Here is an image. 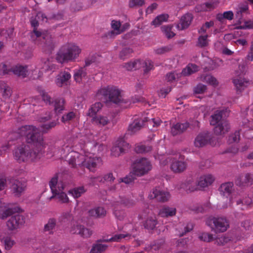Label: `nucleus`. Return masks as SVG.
I'll use <instances>...</instances> for the list:
<instances>
[{"instance_id":"31","label":"nucleus","mask_w":253,"mask_h":253,"mask_svg":"<svg viewBox=\"0 0 253 253\" xmlns=\"http://www.w3.org/2000/svg\"><path fill=\"white\" fill-rule=\"evenodd\" d=\"M102 104L100 102L93 104L88 110L87 115L92 118L97 116V113L101 109Z\"/></svg>"},{"instance_id":"29","label":"nucleus","mask_w":253,"mask_h":253,"mask_svg":"<svg viewBox=\"0 0 253 253\" xmlns=\"http://www.w3.org/2000/svg\"><path fill=\"white\" fill-rule=\"evenodd\" d=\"M71 77V75L66 72L60 73L57 76L55 81L56 84L58 86H62L65 84Z\"/></svg>"},{"instance_id":"1","label":"nucleus","mask_w":253,"mask_h":253,"mask_svg":"<svg viewBox=\"0 0 253 253\" xmlns=\"http://www.w3.org/2000/svg\"><path fill=\"white\" fill-rule=\"evenodd\" d=\"M55 125L56 124L53 122L45 124L40 129L33 126H26L22 128V131L25 132L24 135L28 142L33 143L34 145V148L32 150L28 151V161L35 162L39 159L42 151L44 147L42 136L40 131H45Z\"/></svg>"},{"instance_id":"42","label":"nucleus","mask_w":253,"mask_h":253,"mask_svg":"<svg viewBox=\"0 0 253 253\" xmlns=\"http://www.w3.org/2000/svg\"><path fill=\"white\" fill-rule=\"evenodd\" d=\"M107 248V246L103 244L94 245L89 253H102Z\"/></svg>"},{"instance_id":"34","label":"nucleus","mask_w":253,"mask_h":253,"mask_svg":"<svg viewBox=\"0 0 253 253\" xmlns=\"http://www.w3.org/2000/svg\"><path fill=\"white\" fill-rule=\"evenodd\" d=\"M169 18V16L166 14H162L158 15L152 22V24L155 27L158 26L162 23L166 22Z\"/></svg>"},{"instance_id":"3","label":"nucleus","mask_w":253,"mask_h":253,"mask_svg":"<svg viewBox=\"0 0 253 253\" xmlns=\"http://www.w3.org/2000/svg\"><path fill=\"white\" fill-rule=\"evenodd\" d=\"M69 164L73 167L84 166L90 171L94 172L102 164L101 158L94 154L81 151L80 153L71 152L69 154Z\"/></svg>"},{"instance_id":"14","label":"nucleus","mask_w":253,"mask_h":253,"mask_svg":"<svg viewBox=\"0 0 253 253\" xmlns=\"http://www.w3.org/2000/svg\"><path fill=\"white\" fill-rule=\"evenodd\" d=\"M25 223L24 218L19 214L12 215L6 222L7 229L10 231H14L20 228Z\"/></svg>"},{"instance_id":"57","label":"nucleus","mask_w":253,"mask_h":253,"mask_svg":"<svg viewBox=\"0 0 253 253\" xmlns=\"http://www.w3.org/2000/svg\"><path fill=\"white\" fill-rule=\"evenodd\" d=\"M208 40H207V36H200L198 40V44L201 46H204L207 45L208 44Z\"/></svg>"},{"instance_id":"17","label":"nucleus","mask_w":253,"mask_h":253,"mask_svg":"<svg viewBox=\"0 0 253 253\" xmlns=\"http://www.w3.org/2000/svg\"><path fill=\"white\" fill-rule=\"evenodd\" d=\"M28 150L25 146L17 147L13 152L15 159L20 162L28 161Z\"/></svg>"},{"instance_id":"6","label":"nucleus","mask_w":253,"mask_h":253,"mask_svg":"<svg viewBox=\"0 0 253 253\" xmlns=\"http://www.w3.org/2000/svg\"><path fill=\"white\" fill-rule=\"evenodd\" d=\"M96 95L99 99H102L103 97H108L111 101L115 103H122L124 101L121 91L116 87L108 86L101 88Z\"/></svg>"},{"instance_id":"52","label":"nucleus","mask_w":253,"mask_h":253,"mask_svg":"<svg viewBox=\"0 0 253 253\" xmlns=\"http://www.w3.org/2000/svg\"><path fill=\"white\" fill-rule=\"evenodd\" d=\"M233 13L231 11L224 12L222 15H218L217 16L219 20H221L222 18H225L228 20H232L233 17Z\"/></svg>"},{"instance_id":"8","label":"nucleus","mask_w":253,"mask_h":253,"mask_svg":"<svg viewBox=\"0 0 253 253\" xmlns=\"http://www.w3.org/2000/svg\"><path fill=\"white\" fill-rule=\"evenodd\" d=\"M36 17L38 19V20L36 19H32L31 20V25L33 27H34L33 34L37 38L39 39L40 40L43 39L45 40V42L47 44L50 42V35H49L47 32H41L35 28L38 25L39 23L41 21H42L43 22H46L47 19L45 16H44V14L41 12L37 14Z\"/></svg>"},{"instance_id":"13","label":"nucleus","mask_w":253,"mask_h":253,"mask_svg":"<svg viewBox=\"0 0 253 253\" xmlns=\"http://www.w3.org/2000/svg\"><path fill=\"white\" fill-rule=\"evenodd\" d=\"M170 194L167 191L162 190L160 187L153 189L149 193L148 197L150 199H156L160 202H165L170 198Z\"/></svg>"},{"instance_id":"2","label":"nucleus","mask_w":253,"mask_h":253,"mask_svg":"<svg viewBox=\"0 0 253 253\" xmlns=\"http://www.w3.org/2000/svg\"><path fill=\"white\" fill-rule=\"evenodd\" d=\"M57 69V66L51 63L48 59H42L36 65H31L28 68L27 66L16 65L12 67V73L18 77H25L28 72H32V77L38 79L42 77L43 71H54Z\"/></svg>"},{"instance_id":"11","label":"nucleus","mask_w":253,"mask_h":253,"mask_svg":"<svg viewBox=\"0 0 253 253\" xmlns=\"http://www.w3.org/2000/svg\"><path fill=\"white\" fill-rule=\"evenodd\" d=\"M21 211L19 207L0 200V218L4 219Z\"/></svg>"},{"instance_id":"50","label":"nucleus","mask_w":253,"mask_h":253,"mask_svg":"<svg viewBox=\"0 0 253 253\" xmlns=\"http://www.w3.org/2000/svg\"><path fill=\"white\" fill-rule=\"evenodd\" d=\"M56 221L54 219H50L48 220L47 224L44 225V230L50 232L55 227Z\"/></svg>"},{"instance_id":"37","label":"nucleus","mask_w":253,"mask_h":253,"mask_svg":"<svg viewBox=\"0 0 253 253\" xmlns=\"http://www.w3.org/2000/svg\"><path fill=\"white\" fill-rule=\"evenodd\" d=\"M198 70V67L194 64H189L184 68L182 74L184 76H188L195 73Z\"/></svg>"},{"instance_id":"15","label":"nucleus","mask_w":253,"mask_h":253,"mask_svg":"<svg viewBox=\"0 0 253 253\" xmlns=\"http://www.w3.org/2000/svg\"><path fill=\"white\" fill-rule=\"evenodd\" d=\"M233 183L231 182H227L222 184L219 187V191L221 195L227 198V201H229L228 203L225 205L223 206V208H227L231 205V197L230 195L233 190Z\"/></svg>"},{"instance_id":"33","label":"nucleus","mask_w":253,"mask_h":253,"mask_svg":"<svg viewBox=\"0 0 253 253\" xmlns=\"http://www.w3.org/2000/svg\"><path fill=\"white\" fill-rule=\"evenodd\" d=\"M217 5V2H208L201 6H198L197 7V10L198 11H208L211 10V9H213Z\"/></svg>"},{"instance_id":"46","label":"nucleus","mask_w":253,"mask_h":253,"mask_svg":"<svg viewBox=\"0 0 253 253\" xmlns=\"http://www.w3.org/2000/svg\"><path fill=\"white\" fill-rule=\"evenodd\" d=\"M145 4L144 0H129L128 6L130 8H137Z\"/></svg>"},{"instance_id":"45","label":"nucleus","mask_w":253,"mask_h":253,"mask_svg":"<svg viewBox=\"0 0 253 253\" xmlns=\"http://www.w3.org/2000/svg\"><path fill=\"white\" fill-rule=\"evenodd\" d=\"M12 72V67H11L9 65H6L4 63H1L0 64V74H9Z\"/></svg>"},{"instance_id":"40","label":"nucleus","mask_w":253,"mask_h":253,"mask_svg":"<svg viewBox=\"0 0 253 253\" xmlns=\"http://www.w3.org/2000/svg\"><path fill=\"white\" fill-rule=\"evenodd\" d=\"M201 81L205 82L210 85L216 86L218 84V82L216 79L211 75H208L201 77Z\"/></svg>"},{"instance_id":"54","label":"nucleus","mask_w":253,"mask_h":253,"mask_svg":"<svg viewBox=\"0 0 253 253\" xmlns=\"http://www.w3.org/2000/svg\"><path fill=\"white\" fill-rule=\"evenodd\" d=\"M199 238L201 240L207 242H211L213 239L212 235L208 233H202Z\"/></svg>"},{"instance_id":"49","label":"nucleus","mask_w":253,"mask_h":253,"mask_svg":"<svg viewBox=\"0 0 253 253\" xmlns=\"http://www.w3.org/2000/svg\"><path fill=\"white\" fill-rule=\"evenodd\" d=\"M151 148L150 146H146L145 145L140 144L138 145L135 147V151L137 153H142L145 152H148L150 151Z\"/></svg>"},{"instance_id":"44","label":"nucleus","mask_w":253,"mask_h":253,"mask_svg":"<svg viewBox=\"0 0 253 253\" xmlns=\"http://www.w3.org/2000/svg\"><path fill=\"white\" fill-rule=\"evenodd\" d=\"M157 221L155 217H149L146 221L144 226L148 229H153L156 225Z\"/></svg>"},{"instance_id":"23","label":"nucleus","mask_w":253,"mask_h":253,"mask_svg":"<svg viewBox=\"0 0 253 253\" xmlns=\"http://www.w3.org/2000/svg\"><path fill=\"white\" fill-rule=\"evenodd\" d=\"M233 82L238 93L241 92L249 84V82L245 79L242 78L234 79Z\"/></svg>"},{"instance_id":"7","label":"nucleus","mask_w":253,"mask_h":253,"mask_svg":"<svg viewBox=\"0 0 253 253\" xmlns=\"http://www.w3.org/2000/svg\"><path fill=\"white\" fill-rule=\"evenodd\" d=\"M222 112L220 110L216 111L214 114L211 116L210 121L211 125L216 126L214 128V132L217 135H222L228 131L229 126L226 121H221Z\"/></svg>"},{"instance_id":"62","label":"nucleus","mask_w":253,"mask_h":253,"mask_svg":"<svg viewBox=\"0 0 253 253\" xmlns=\"http://www.w3.org/2000/svg\"><path fill=\"white\" fill-rule=\"evenodd\" d=\"M157 7V4L156 3H154L152 4H151L150 6H149L146 10V13L147 14H150L154 10L156 9Z\"/></svg>"},{"instance_id":"25","label":"nucleus","mask_w":253,"mask_h":253,"mask_svg":"<svg viewBox=\"0 0 253 253\" xmlns=\"http://www.w3.org/2000/svg\"><path fill=\"white\" fill-rule=\"evenodd\" d=\"M128 25L126 24L124 25H121L119 21L113 20L111 22V27L113 29V33L116 35H118L123 32L124 30L127 28Z\"/></svg>"},{"instance_id":"28","label":"nucleus","mask_w":253,"mask_h":253,"mask_svg":"<svg viewBox=\"0 0 253 253\" xmlns=\"http://www.w3.org/2000/svg\"><path fill=\"white\" fill-rule=\"evenodd\" d=\"M188 127V124L187 123L179 124L177 123L172 126L171 128V133L173 135H177L182 132Z\"/></svg>"},{"instance_id":"5","label":"nucleus","mask_w":253,"mask_h":253,"mask_svg":"<svg viewBox=\"0 0 253 253\" xmlns=\"http://www.w3.org/2000/svg\"><path fill=\"white\" fill-rule=\"evenodd\" d=\"M158 159L160 163L162 166L166 165L168 162H170V168L171 170L175 173H180L184 171L187 168V164L182 157H168L167 156H160L156 157Z\"/></svg>"},{"instance_id":"61","label":"nucleus","mask_w":253,"mask_h":253,"mask_svg":"<svg viewBox=\"0 0 253 253\" xmlns=\"http://www.w3.org/2000/svg\"><path fill=\"white\" fill-rule=\"evenodd\" d=\"M187 123L188 124V127H190L193 129L198 127L199 126V123L197 120H191L190 123Z\"/></svg>"},{"instance_id":"53","label":"nucleus","mask_w":253,"mask_h":253,"mask_svg":"<svg viewBox=\"0 0 253 253\" xmlns=\"http://www.w3.org/2000/svg\"><path fill=\"white\" fill-rule=\"evenodd\" d=\"M132 52V50L129 47H125L123 48L120 53V57L124 59L127 57L130 53Z\"/></svg>"},{"instance_id":"12","label":"nucleus","mask_w":253,"mask_h":253,"mask_svg":"<svg viewBox=\"0 0 253 253\" xmlns=\"http://www.w3.org/2000/svg\"><path fill=\"white\" fill-rule=\"evenodd\" d=\"M211 222H212L213 225L211 223H209V225L216 233L225 232L229 227L228 221L224 217L213 218Z\"/></svg>"},{"instance_id":"21","label":"nucleus","mask_w":253,"mask_h":253,"mask_svg":"<svg viewBox=\"0 0 253 253\" xmlns=\"http://www.w3.org/2000/svg\"><path fill=\"white\" fill-rule=\"evenodd\" d=\"M208 142V135L206 133L199 134L194 141V145L196 147H202L205 146Z\"/></svg>"},{"instance_id":"16","label":"nucleus","mask_w":253,"mask_h":253,"mask_svg":"<svg viewBox=\"0 0 253 253\" xmlns=\"http://www.w3.org/2000/svg\"><path fill=\"white\" fill-rule=\"evenodd\" d=\"M129 148V145L124 140H118L112 148L111 153L113 156H118Z\"/></svg>"},{"instance_id":"4","label":"nucleus","mask_w":253,"mask_h":253,"mask_svg":"<svg viewBox=\"0 0 253 253\" xmlns=\"http://www.w3.org/2000/svg\"><path fill=\"white\" fill-rule=\"evenodd\" d=\"M82 52L79 45L74 42H68L63 44L56 55V59L61 63L74 61L77 59Z\"/></svg>"},{"instance_id":"27","label":"nucleus","mask_w":253,"mask_h":253,"mask_svg":"<svg viewBox=\"0 0 253 253\" xmlns=\"http://www.w3.org/2000/svg\"><path fill=\"white\" fill-rule=\"evenodd\" d=\"M144 125V121L142 119H135L128 127V131L131 133H134L139 130Z\"/></svg>"},{"instance_id":"43","label":"nucleus","mask_w":253,"mask_h":253,"mask_svg":"<svg viewBox=\"0 0 253 253\" xmlns=\"http://www.w3.org/2000/svg\"><path fill=\"white\" fill-rule=\"evenodd\" d=\"M25 188L24 185L19 182H16L12 186L13 192L16 195H19L24 191Z\"/></svg>"},{"instance_id":"10","label":"nucleus","mask_w":253,"mask_h":253,"mask_svg":"<svg viewBox=\"0 0 253 253\" xmlns=\"http://www.w3.org/2000/svg\"><path fill=\"white\" fill-rule=\"evenodd\" d=\"M248 6L247 4H242L239 5L237 9L236 17L238 19L237 23L235 25V29H251L253 28V22L245 21L242 18V14L247 11Z\"/></svg>"},{"instance_id":"30","label":"nucleus","mask_w":253,"mask_h":253,"mask_svg":"<svg viewBox=\"0 0 253 253\" xmlns=\"http://www.w3.org/2000/svg\"><path fill=\"white\" fill-rule=\"evenodd\" d=\"M89 214L91 216L95 217H100L105 215L106 211L104 208L102 207H95L91 209L88 211Z\"/></svg>"},{"instance_id":"19","label":"nucleus","mask_w":253,"mask_h":253,"mask_svg":"<svg viewBox=\"0 0 253 253\" xmlns=\"http://www.w3.org/2000/svg\"><path fill=\"white\" fill-rule=\"evenodd\" d=\"M214 181V177L211 174H205L201 176L198 184L201 188L207 187L211 185Z\"/></svg>"},{"instance_id":"63","label":"nucleus","mask_w":253,"mask_h":253,"mask_svg":"<svg viewBox=\"0 0 253 253\" xmlns=\"http://www.w3.org/2000/svg\"><path fill=\"white\" fill-rule=\"evenodd\" d=\"M0 90H3L4 92H6L10 90V88L7 85L6 83L3 81H0Z\"/></svg>"},{"instance_id":"47","label":"nucleus","mask_w":253,"mask_h":253,"mask_svg":"<svg viewBox=\"0 0 253 253\" xmlns=\"http://www.w3.org/2000/svg\"><path fill=\"white\" fill-rule=\"evenodd\" d=\"M64 100L60 99L55 101L54 109L57 113H60L64 109Z\"/></svg>"},{"instance_id":"41","label":"nucleus","mask_w":253,"mask_h":253,"mask_svg":"<svg viewBox=\"0 0 253 253\" xmlns=\"http://www.w3.org/2000/svg\"><path fill=\"white\" fill-rule=\"evenodd\" d=\"M52 197H56L61 203H66L69 202V198L65 193L63 191H60Z\"/></svg>"},{"instance_id":"24","label":"nucleus","mask_w":253,"mask_h":253,"mask_svg":"<svg viewBox=\"0 0 253 253\" xmlns=\"http://www.w3.org/2000/svg\"><path fill=\"white\" fill-rule=\"evenodd\" d=\"M93 123L100 126H103L109 123L107 117L104 115H98L91 119Z\"/></svg>"},{"instance_id":"18","label":"nucleus","mask_w":253,"mask_h":253,"mask_svg":"<svg viewBox=\"0 0 253 253\" xmlns=\"http://www.w3.org/2000/svg\"><path fill=\"white\" fill-rule=\"evenodd\" d=\"M53 196L58 193L61 191H63L64 186L61 181H59L57 176L53 177L49 183Z\"/></svg>"},{"instance_id":"56","label":"nucleus","mask_w":253,"mask_h":253,"mask_svg":"<svg viewBox=\"0 0 253 253\" xmlns=\"http://www.w3.org/2000/svg\"><path fill=\"white\" fill-rule=\"evenodd\" d=\"M92 234V232L91 230L85 228L84 227H83V230L81 231V233L80 235L84 238H87L90 237Z\"/></svg>"},{"instance_id":"22","label":"nucleus","mask_w":253,"mask_h":253,"mask_svg":"<svg viewBox=\"0 0 253 253\" xmlns=\"http://www.w3.org/2000/svg\"><path fill=\"white\" fill-rule=\"evenodd\" d=\"M0 241L3 245L4 250H10L16 244L15 240L10 236L3 237L0 234Z\"/></svg>"},{"instance_id":"60","label":"nucleus","mask_w":253,"mask_h":253,"mask_svg":"<svg viewBox=\"0 0 253 253\" xmlns=\"http://www.w3.org/2000/svg\"><path fill=\"white\" fill-rule=\"evenodd\" d=\"M170 48L168 46L161 47L156 49L157 54H163L170 50Z\"/></svg>"},{"instance_id":"64","label":"nucleus","mask_w":253,"mask_h":253,"mask_svg":"<svg viewBox=\"0 0 253 253\" xmlns=\"http://www.w3.org/2000/svg\"><path fill=\"white\" fill-rule=\"evenodd\" d=\"M176 75L174 73H171L167 75L166 80L169 82H172L175 80Z\"/></svg>"},{"instance_id":"9","label":"nucleus","mask_w":253,"mask_h":253,"mask_svg":"<svg viewBox=\"0 0 253 253\" xmlns=\"http://www.w3.org/2000/svg\"><path fill=\"white\" fill-rule=\"evenodd\" d=\"M152 169L150 161L146 158L137 160L133 165L132 172L135 175L142 176L147 174Z\"/></svg>"},{"instance_id":"59","label":"nucleus","mask_w":253,"mask_h":253,"mask_svg":"<svg viewBox=\"0 0 253 253\" xmlns=\"http://www.w3.org/2000/svg\"><path fill=\"white\" fill-rule=\"evenodd\" d=\"M161 124V121L159 119L155 120L152 119L148 121V125L152 126L153 127H157Z\"/></svg>"},{"instance_id":"39","label":"nucleus","mask_w":253,"mask_h":253,"mask_svg":"<svg viewBox=\"0 0 253 253\" xmlns=\"http://www.w3.org/2000/svg\"><path fill=\"white\" fill-rule=\"evenodd\" d=\"M85 75V73L84 69L81 68L75 70L74 78L77 82L80 83L82 81L83 78L84 77Z\"/></svg>"},{"instance_id":"58","label":"nucleus","mask_w":253,"mask_h":253,"mask_svg":"<svg viewBox=\"0 0 253 253\" xmlns=\"http://www.w3.org/2000/svg\"><path fill=\"white\" fill-rule=\"evenodd\" d=\"M229 239L224 236L220 237L215 240V243L218 245H222L227 243Z\"/></svg>"},{"instance_id":"48","label":"nucleus","mask_w":253,"mask_h":253,"mask_svg":"<svg viewBox=\"0 0 253 253\" xmlns=\"http://www.w3.org/2000/svg\"><path fill=\"white\" fill-rule=\"evenodd\" d=\"M130 236V233L127 234H120L114 236L113 237L109 239L108 241L112 242H119L121 241L123 239L127 238Z\"/></svg>"},{"instance_id":"36","label":"nucleus","mask_w":253,"mask_h":253,"mask_svg":"<svg viewBox=\"0 0 253 253\" xmlns=\"http://www.w3.org/2000/svg\"><path fill=\"white\" fill-rule=\"evenodd\" d=\"M141 63L139 60L130 61L126 64V68L127 70H135L141 67Z\"/></svg>"},{"instance_id":"35","label":"nucleus","mask_w":253,"mask_h":253,"mask_svg":"<svg viewBox=\"0 0 253 253\" xmlns=\"http://www.w3.org/2000/svg\"><path fill=\"white\" fill-rule=\"evenodd\" d=\"M83 226L81 225L78 222H73L70 228V232L72 234L80 235L83 230Z\"/></svg>"},{"instance_id":"38","label":"nucleus","mask_w":253,"mask_h":253,"mask_svg":"<svg viewBox=\"0 0 253 253\" xmlns=\"http://www.w3.org/2000/svg\"><path fill=\"white\" fill-rule=\"evenodd\" d=\"M85 191L84 187H79L71 190L69 191V193L75 198H78L84 194Z\"/></svg>"},{"instance_id":"26","label":"nucleus","mask_w":253,"mask_h":253,"mask_svg":"<svg viewBox=\"0 0 253 253\" xmlns=\"http://www.w3.org/2000/svg\"><path fill=\"white\" fill-rule=\"evenodd\" d=\"M176 209L173 207H164L159 212V215L163 217L174 216L176 214Z\"/></svg>"},{"instance_id":"51","label":"nucleus","mask_w":253,"mask_h":253,"mask_svg":"<svg viewBox=\"0 0 253 253\" xmlns=\"http://www.w3.org/2000/svg\"><path fill=\"white\" fill-rule=\"evenodd\" d=\"M77 117L76 112H70L62 117V121L66 122Z\"/></svg>"},{"instance_id":"20","label":"nucleus","mask_w":253,"mask_h":253,"mask_svg":"<svg viewBox=\"0 0 253 253\" xmlns=\"http://www.w3.org/2000/svg\"><path fill=\"white\" fill-rule=\"evenodd\" d=\"M192 19V16L190 14H187L182 16L180 22L177 25V29L182 30L187 28L190 24Z\"/></svg>"},{"instance_id":"55","label":"nucleus","mask_w":253,"mask_h":253,"mask_svg":"<svg viewBox=\"0 0 253 253\" xmlns=\"http://www.w3.org/2000/svg\"><path fill=\"white\" fill-rule=\"evenodd\" d=\"M206 90V86L205 85L199 84L194 89V93L196 94L203 93Z\"/></svg>"},{"instance_id":"32","label":"nucleus","mask_w":253,"mask_h":253,"mask_svg":"<svg viewBox=\"0 0 253 253\" xmlns=\"http://www.w3.org/2000/svg\"><path fill=\"white\" fill-rule=\"evenodd\" d=\"M173 26L171 25H165L161 27V30L163 34L168 38L173 37L175 34L172 30Z\"/></svg>"}]
</instances>
